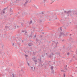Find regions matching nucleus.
I'll use <instances>...</instances> for the list:
<instances>
[{"label": "nucleus", "mask_w": 77, "mask_h": 77, "mask_svg": "<svg viewBox=\"0 0 77 77\" xmlns=\"http://www.w3.org/2000/svg\"><path fill=\"white\" fill-rule=\"evenodd\" d=\"M34 37L35 38L36 37V35H34Z\"/></svg>", "instance_id": "e433bc0d"}, {"label": "nucleus", "mask_w": 77, "mask_h": 77, "mask_svg": "<svg viewBox=\"0 0 77 77\" xmlns=\"http://www.w3.org/2000/svg\"><path fill=\"white\" fill-rule=\"evenodd\" d=\"M21 71H23V69H21Z\"/></svg>", "instance_id": "7c9ffc66"}, {"label": "nucleus", "mask_w": 77, "mask_h": 77, "mask_svg": "<svg viewBox=\"0 0 77 77\" xmlns=\"http://www.w3.org/2000/svg\"><path fill=\"white\" fill-rule=\"evenodd\" d=\"M12 45H13V46H14V43H13L12 44Z\"/></svg>", "instance_id": "473e14b6"}, {"label": "nucleus", "mask_w": 77, "mask_h": 77, "mask_svg": "<svg viewBox=\"0 0 77 77\" xmlns=\"http://www.w3.org/2000/svg\"><path fill=\"white\" fill-rule=\"evenodd\" d=\"M32 45H33V44H32V43H29L28 44L29 46H32Z\"/></svg>", "instance_id": "1a4fd4ad"}, {"label": "nucleus", "mask_w": 77, "mask_h": 77, "mask_svg": "<svg viewBox=\"0 0 77 77\" xmlns=\"http://www.w3.org/2000/svg\"><path fill=\"white\" fill-rule=\"evenodd\" d=\"M5 9H6V8H5L3 9V11H4V10H5Z\"/></svg>", "instance_id": "bb28decb"}, {"label": "nucleus", "mask_w": 77, "mask_h": 77, "mask_svg": "<svg viewBox=\"0 0 77 77\" xmlns=\"http://www.w3.org/2000/svg\"><path fill=\"white\" fill-rule=\"evenodd\" d=\"M54 64H55V62H54Z\"/></svg>", "instance_id": "37998d69"}, {"label": "nucleus", "mask_w": 77, "mask_h": 77, "mask_svg": "<svg viewBox=\"0 0 77 77\" xmlns=\"http://www.w3.org/2000/svg\"><path fill=\"white\" fill-rule=\"evenodd\" d=\"M30 2H32V1L30 0Z\"/></svg>", "instance_id": "4d7b16f0"}, {"label": "nucleus", "mask_w": 77, "mask_h": 77, "mask_svg": "<svg viewBox=\"0 0 77 77\" xmlns=\"http://www.w3.org/2000/svg\"><path fill=\"white\" fill-rule=\"evenodd\" d=\"M63 41H64V40H63L62 42H63Z\"/></svg>", "instance_id": "ea45409f"}, {"label": "nucleus", "mask_w": 77, "mask_h": 77, "mask_svg": "<svg viewBox=\"0 0 77 77\" xmlns=\"http://www.w3.org/2000/svg\"><path fill=\"white\" fill-rule=\"evenodd\" d=\"M58 43H59V42H57L56 44H58Z\"/></svg>", "instance_id": "58836bf2"}, {"label": "nucleus", "mask_w": 77, "mask_h": 77, "mask_svg": "<svg viewBox=\"0 0 77 77\" xmlns=\"http://www.w3.org/2000/svg\"><path fill=\"white\" fill-rule=\"evenodd\" d=\"M54 67L53 66H51V70L52 71V73H53L54 72V70H53Z\"/></svg>", "instance_id": "f03ea898"}, {"label": "nucleus", "mask_w": 77, "mask_h": 77, "mask_svg": "<svg viewBox=\"0 0 77 77\" xmlns=\"http://www.w3.org/2000/svg\"><path fill=\"white\" fill-rule=\"evenodd\" d=\"M21 76H22V75H21Z\"/></svg>", "instance_id": "e2e57ef3"}, {"label": "nucleus", "mask_w": 77, "mask_h": 77, "mask_svg": "<svg viewBox=\"0 0 77 77\" xmlns=\"http://www.w3.org/2000/svg\"><path fill=\"white\" fill-rule=\"evenodd\" d=\"M31 37V36H29V38H30Z\"/></svg>", "instance_id": "864d4df0"}, {"label": "nucleus", "mask_w": 77, "mask_h": 77, "mask_svg": "<svg viewBox=\"0 0 77 77\" xmlns=\"http://www.w3.org/2000/svg\"><path fill=\"white\" fill-rule=\"evenodd\" d=\"M38 66H40V67H42L43 66V65H42V64H41L40 63L39 65Z\"/></svg>", "instance_id": "39448f33"}, {"label": "nucleus", "mask_w": 77, "mask_h": 77, "mask_svg": "<svg viewBox=\"0 0 77 77\" xmlns=\"http://www.w3.org/2000/svg\"><path fill=\"white\" fill-rule=\"evenodd\" d=\"M27 64H28V65H29V63L28 62H27Z\"/></svg>", "instance_id": "c756f323"}, {"label": "nucleus", "mask_w": 77, "mask_h": 77, "mask_svg": "<svg viewBox=\"0 0 77 77\" xmlns=\"http://www.w3.org/2000/svg\"><path fill=\"white\" fill-rule=\"evenodd\" d=\"M14 27L15 28V29H16V26H14Z\"/></svg>", "instance_id": "c85d7f7f"}, {"label": "nucleus", "mask_w": 77, "mask_h": 77, "mask_svg": "<svg viewBox=\"0 0 77 77\" xmlns=\"http://www.w3.org/2000/svg\"><path fill=\"white\" fill-rule=\"evenodd\" d=\"M21 25H22V26H23V23H21Z\"/></svg>", "instance_id": "b1692460"}, {"label": "nucleus", "mask_w": 77, "mask_h": 77, "mask_svg": "<svg viewBox=\"0 0 77 77\" xmlns=\"http://www.w3.org/2000/svg\"><path fill=\"white\" fill-rule=\"evenodd\" d=\"M35 54H36V53L35 52H33V56H35Z\"/></svg>", "instance_id": "dca6fc26"}, {"label": "nucleus", "mask_w": 77, "mask_h": 77, "mask_svg": "<svg viewBox=\"0 0 77 77\" xmlns=\"http://www.w3.org/2000/svg\"><path fill=\"white\" fill-rule=\"evenodd\" d=\"M49 62H50V61H49Z\"/></svg>", "instance_id": "338daca9"}, {"label": "nucleus", "mask_w": 77, "mask_h": 77, "mask_svg": "<svg viewBox=\"0 0 77 77\" xmlns=\"http://www.w3.org/2000/svg\"><path fill=\"white\" fill-rule=\"evenodd\" d=\"M36 41H37V42H38V41H39V40L38 38L36 39Z\"/></svg>", "instance_id": "aec40b11"}, {"label": "nucleus", "mask_w": 77, "mask_h": 77, "mask_svg": "<svg viewBox=\"0 0 77 77\" xmlns=\"http://www.w3.org/2000/svg\"><path fill=\"white\" fill-rule=\"evenodd\" d=\"M42 15H43V14H44V13L43 12H42Z\"/></svg>", "instance_id": "72a5a7b5"}, {"label": "nucleus", "mask_w": 77, "mask_h": 77, "mask_svg": "<svg viewBox=\"0 0 77 77\" xmlns=\"http://www.w3.org/2000/svg\"><path fill=\"white\" fill-rule=\"evenodd\" d=\"M26 35H27V36H28V35H27V34H26Z\"/></svg>", "instance_id": "8fccbe9b"}, {"label": "nucleus", "mask_w": 77, "mask_h": 77, "mask_svg": "<svg viewBox=\"0 0 77 77\" xmlns=\"http://www.w3.org/2000/svg\"><path fill=\"white\" fill-rule=\"evenodd\" d=\"M72 57L73 58H74V56H73Z\"/></svg>", "instance_id": "a19ab883"}, {"label": "nucleus", "mask_w": 77, "mask_h": 77, "mask_svg": "<svg viewBox=\"0 0 77 77\" xmlns=\"http://www.w3.org/2000/svg\"><path fill=\"white\" fill-rule=\"evenodd\" d=\"M64 14H67L68 16L70 15V16H72V15H77V10H75V11L69 10L68 11H64ZM69 14H70L69 15Z\"/></svg>", "instance_id": "f257e3e1"}, {"label": "nucleus", "mask_w": 77, "mask_h": 77, "mask_svg": "<svg viewBox=\"0 0 77 77\" xmlns=\"http://www.w3.org/2000/svg\"><path fill=\"white\" fill-rule=\"evenodd\" d=\"M44 3H48V1H47V0H44Z\"/></svg>", "instance_id": "9b49d317"}, {"label": "nucleus", "mask_w": 77, "mask_h": 77, "mask_svg": "<svg viewBox=\"0 0 77 77\" xmlns=\"http://www.w3.org/2000/svg\"><path fill=\"white\" fill-rule=\"evenodd\" d=\"M18 44L20 45V42L18 43Z\"/></svg>", "instance_id": "49530a36"}, {"label": "nucleus", "mask_w": 77, "mask_h": 77, "mask_svg": "<svg viewBox=\"0 0 77 77\" xmlns=\"http://www.w3.org/2000/svg\"><path fill=\"white\" fill-rule=\"evenodd\" d=\"M27 32H25V34H26V33H27Z\"/></svg>", "instance_id": "c9c22d12"}, {"label": "nucleus", "mask_w": 77, "mask_h": 77, "mask_svg": "<svg viewBox=\"0 0 77 77\" xmlns=\"http://www.w3.org/2000/svg\"><path fill=\"white\" fill-rule=\"evenodd\" d=\"M13 76L12 77H15V75H14V73L12 74Z\"/></svg>", "instance_id": "a211bd4d"}, {"label": "nucleus", "mask_w": 77, "mask_h": 77, "mask_svg": "<svg viewBox=\"0 0 77 77\" xmlns=\"http://www.w3.org/2000/svg\"><path fill=\"white\" fill-rule=\"evenodd\" d=\"M35 64H37V63H36V62H35Z\"/></svg>", "instance_id": "09e8293b"}, {"label": "nucleus", "mask_w": 77, "mask_h": 77, "mask_svg": "<svg viewBox=\"0 0 77 77\" xmlns=\"http://www.w3.org/2000/svg\"><path fill=\"white\" fill-rule=\"evenodd\" d=\"M17 28H18V27H19V26H17Z\"/></svg>", "instance_id": "f704fd0d"}, {"label": "nucleus", "mask_w": 77, "mask_h": 77, "mask_svg": "<svg viewBox=\"0 0 77 77\" xmlns=\"http://www.w3.org/2000/svg\"><path fill=\"white\" fill-rule=\"evenodd\" d=\"M53 42H54V41H53Z\"/></svg>", "instance_id": "bf43d9fd"}, {"label": "nucleus", "mask_w": 77, "mask_h": 77, "mask_svg": "<svg viewBox=\"0 0 77 77\" xmlns=\"http://www.w3.org/2000/svg\"><path fill=\"white\" fill-rule=\"evenodd\" d=\"M40 18H43L44 17V15L43 14H41L39 15Z\"/></svg>", "instance_id": "0eeeda50"}, {"label": "nucleus", "mask_w": 77, "mask_h": 77, "mask_svg": "<svg viewBox=\"0 0 77 77\" xmlns=\"http://www.w3.org/2000/svg\"><path fill=\"white\" fill-rule=\"evenodd\" d=\"M34 69H35V67H34Z\"/></svg>", "instance_id": "5fc2aeb1"}, {"label": "nucleus", "mask_w": 77, "mask_h": 77, "mask_svg": "<svg viewBox=\"0 0 77 77\" xmlns=\"http://www.w3.org/2000/svg\"><path fill=\"white\" fill-rule=\"evenodd\" d=\"M63 70H61V71H63Z\"/></svg>", "instance_id": "052dcab7"}, {"label": "nucleus", "mask_w": 77, "mask_h": 77, "mask_svg": "<svg viewBox=\"0 0 77 77\" xmlns=\"http://www.w3.org/2000/svg\"><path fill=\"white\" fill-rule=\"evenodd\" d=\"M40 36H41V37H42V35H41Z\"/></svg>", "instance_id": "79ce46f5"}, {"label": "nucleus", "mask_w": 77, "mask_h": 77, "mask_svg": "<svg viewBox=\"0 0 77 77\" xmlns=\"http://www.w3.org/2000/svg\"><path fill=\"white\" fill-rule=\"evenodd\" d=\"M56 0H51V2H52L51 3V4H52V3L53 2H54V1H55Z\"/></svg>", "instance_id": "2eb2a0df"}, {"label": "nucleus", "mask_w": 77, "mask_h": 77, "mask_svg": "<svg viewBox=\"0 0 77 77\" xmlns=\"http://www.w3.org/2000/svg\"><path fill=\"white\" fill-rule=\"evenodd\" d=\"M60 15L61 17H64L65 14L63 13V12H61V13L60 14Z\"/></svg>", "instance_id": "7ed1b4c3"}, {"label": "nucleus", "mask_w": 77, "mask_h": 77, "mask_svg": "<svg viewBox=\"0 0 77 77\" xmlns=\"http://www.w3.org/2000/svg\"><path fill=\"white\" fill-rule=\"evenodd\" d=\"M22 32H26L25 31H24V30H22Z\"/></svg>", "instance_id": "cd10ccee"}, {"label": "nucleus", "mask_w": 77, "mask_h": 77, "mask_svg": "<svg viewBox=\"0 0 77 77\" xmlns=\"http://www.w3.org/2000/svg\"><path fill=\"white\" fill-rule=\"evenodd\" d=\"M21 76H22V75H21Z\"/></svg>", "instance_id": "0e129e2a"}, {"label": "nucleus", "mask_w": 77, "mask_h": 77, "mask_svg": "<svg viewBox=\"0 0 77 77\" xmlns=\"http://www.w3.org/2000/svg\"><path fill=\"white\" fill-rule=\"evenodd\" d=\"M31 69H33V67H31Z\"/></svg>", "instance_id": "de8ad7c7"}, {"label": "nucleus", "mask_w": 77, "mask_h": 77, "mask_svg": "<svg viewBox=\"0 0 77 77\" xmlns=\"http://www.w3.org/2000/svg\"><path fill=\"white\" fill-rule=\"evenodd\" d=\"M60 30H61V31H62V28H61V27L60 28Z\"/></svg>", "instance_id": "393cba45"}, {"label": "nucleus", "mask_w": 77, "mask_h": 77, "mask_svg": "<svg viewBox=\"0 0 77 77\" xmlns=\"http://www.w3.org/2000/svg\"><path fill=\"white\" fill-rule=\"evenodd\" d=\"M51 56H52L51 55H50L48 56V57L50 58V59H51Z\"/></svg>", "instance_id": "f8f14e48"}, {"label": "nucleus", "mask_w": 77, "mask_h": 77, "mask_svg": "<svg viewBox=\"0 0 77 77\" xmlns=\"http://www.w3.org/2000/svg\"><path fill=\"white\" fill-rule=\"evenodd\" d=\"M35 58H34V59L33 60V61H34V62H38V61L37 60H35Z\"/></svg>", "instance_id": "6e6552de"}, {"label": "nucleus", "mask_w": 77, "mask_h": 77, "mask_svg": "<svg viewBox=\"0 0 77 77\" xmlns=\"http://www.w3.org/2000/svg\"><path fill=\"white\" fill-rule=\"evenodd\" d=\"M71 35H72V34H70V36H71Z\"/></svg>", "instance_id": "3c124183"}, {"label": "nucleus", "mask_w": 77, "mask_h": 77, "mask_svg": "<svg viewBox=\"0 0 77 77\" xmlns=\"http://www.w3.org/2000/svg\"><path fill=\"white\" fill-rule=\"evenodd\" d=\"M75 60H77V59H75Z\"/></svg>", "instance_id": "603ef678"}, {"label": "nucleus", "mask_w": 77, "mask_h": 77, "mask_svg": "<svg viewBox=\"0 0 77 77\" xmlns=\"http://www.w3.org/2000/svg\"><path fill=\"white\" fill-rule=\"evenodd\" d=\"M52 55H54V53H52Z\"/></svg>", "instance_id": "5701e85b"}, {"label": "nucleus", "mask_w": 77, "mask_h": 77, "mask_svg": "<svg viewBox=\"0 0 77 77\" xmlns=\"http://www.w3.org/2000/svg\"><path fill=\"white\" fill-rule=\"evenodd\" d=\"M27 2H25V4H24V5L25 6V5H26V4H27Z\"/></svg>", "instance_id": "412c9836"}, {"label": "nucleus", "mask_w": 77, "mask_h": 77, "mask_svg": "<svg viewBox=\"0 0 77 77\" xmlns=\"http://www.w3.org/2000/svg\"><path fill=\"white\" fill-rule=\"evenodd\" d=\"M57 17H56V19H57Z\"/></svg>", "instance_id": "13d9d810"}, {"label": "nucleus", "mask_w": 77, "mask_h": 77, "mask_svg": "<svg viewBox=\"0 0 77 77\" xmlns=\"http://www.w3.org/2000/svg\"><path fill=\"white\" fill-rule=\"evenodd\" d=\"M5 11H2V12H1V14H3H3H5Z\"/></svg>", "instance_id": "f3484780"}, {"label": "nucleus", "mask_w": 77, "mask_h": 77, "mask_svg": "<svg viewBox=\"0 0 77 77\" xmlns=\"http://www.w3.org/2000/svg\"><path fill=\"white\" fill-rule=\"evenodd\" d=\"M42 22V21L41 20L40 21V23H41Z\"/></svg>", "instance_id": "a18cd8bd"}, {"label": "nucleus", "mask_w": 77, "mask_h": 77, "mask_svg": "<svg viewBox=\"0 0 77 77\" xmlns=\"http://www.w3.org/2000/svg\"><path fill=\"white\" fill-rule=\"evenodd\" d=\"M58 11H59V10Z\"/></svg>", "instance_id": "69168bd1"}, {"label": "nucleus", "mask_w": 77, "mask_h": 77, "mask_svg": "<svg viewBox=\"0 0 77 77\" xmlns=\"http://www.w3.org/2000/svg\"><path fill=\"white\" fill-rule=\"evenodd\" d=\"M69 53H68L67 54V55L68 56H69Z\"/></svg>", "instance_id": "a878e982"}, {"label": "nucleus", "mask_w": 77, "mask_h": 77, "mask_svg": "<svg viewBox=\"0 0 77 77\" xmlns=\"http://www.w3.org/2000/svg\"><path fill=\"white\" fill-rule=\"evenodd\" d=\"M26 56H27L26 55Z\"/></svg>", "instance_id": "680f3d73"}, {"label": "nucleus", "mask_w": 77, "mask_h": 77, "mask_svg": "<svg viewBox=\"0 0 77 77\" xmlns=\"http://www.w3.org/2000/svg\"><path fill=\"white\" fill-rule=\"evenodd\" d=\"M63 35V32H60V36H62V35Z\"/></svg>", "instance_id": "9d476101"}, {"label": "nucleus", "mask_w": 77, "mask_h": 77, "mask_svg": "<svg viewBox=\"0 0 77 77\" xmlns=\"http://www.w3.org/2000/svg\"><path fill=\"white\" fill-rule=\"evenodd\" d=\"M5 28L6 29H9V30H10V29H11V26H5Z\"/></svg>", "instance_id": "20e7f679"}, {"label": "nucleus", "mask_w": 77, "mask_h": 77, "mask_svg": "<svg viewBox=\"0 0 77 77\" xmlns=\"http://www.w3.org/2000/svg\"><path fill=\"white\" fill-rule=\"evenodd\" d=\"M31 23H32V20H31L29 23V24H31Z\"/></svg>", "instance_id": "6ab92c4d"}, {"label": "nucleus", "mask_w": 77, "mask_h": 77, "mask_svg": "<svg viewBox=\"0 0 77 77\" xmlns=\"http://www.w3.org/2000/svg\"><path fill=\"white\" fill-rule=\"evenodd\" d=\"M64 67H65L66 70H67V65H66L65 66H64Z\"/></svg>", "instance_id": "4468645a"}, {"label": "nucleus", "mask_w": 77, "mask_h": 77, "mask_svg": "<svg viewBox=\"0 0 77 77\" xmlns=\"http://www.w3.org/2000/svg\"><path fill=\"white\" fill-rule=\"evenodd\" d=\"M26 2H29V0H26Z\"/></svg>", "instance_id": "2f4dec72"}, {"label": "nucleus", "mask_w": 77, "mask_h": 77, "mask_svg": "<svg viewBox=\"0 0 77 77\" xmlns=\"http://www.w3.org/2000/svg\"><path fill=\"white\" fill-rule=\"evenodd\" d=\"M58 56H59V57H60V54H58Z\"/></svg>", "instance_id": "4be33fe9"}, {"label": "nucleus", "mask_w": 77, "mask_h": 77, "mask_svg": "<svg viewBox=\"0 0 77 77\" xmlns=\"http://www.w3.org/2000/svg\"><path fill=\"white\" fill-rule=\"evenodd\" d=\"M46 54H47V53H46Z\"/></svg>", "instance_id": "6e6d98bb"}, {"label": "nucleus", "mask_w": 77, "mask_h": 77, "mask_svg": "<svg viewBox=\"0 0 77 77\" xmlns=\"http://www.w3.org/2000/svg\"><path fill=\"white\" fill-rule=\"evenodd\" d=\"M64 77H65V74L64 75Z\"/></svg>", "instance_id": "4c0bfd02"}, {"label": "nucleus", "mask_w": 77, "mask_h": 77, "mask_svg": "<svg viewBox=\"0 0 77 77\" xmlns=\"http://www.w3.org/2000/svg\"><path fill=\"white\" fill-rule=\"evenodd\" d=\"M68 32L66 33V35H67L68 34Z\"/></svg>", "instance_id": "c03bdc74"}, {"label": "nucleus", "mask_w": 77, "mask_h": 77, "mask_svg": "<svg viewBox=\"0 0 77 77\" xmlns=\"http://www.w3.org/2000/svg\"><path fill=\"white\" fill-rule=\"evenodd\" d=\"M40 59H39L38 58V60L40 62V63H42L41 62V57H40Z\"/></svg>", "instance_id": "423d86ee"}, {"label": "nucleus", "mask_w": 77, "mask_h": 77, "mask_svg": "<svg viewBox=\"0 0 77 77\" xmlns=\"http://www.w3.org/2000/svg\"><path fill=\"white\" fill-rule=\"evenodd\" d=\"M45 54H43L42 55V57H44L45 56Z\"/></svg>", "instance_id": "ddd939ff"}]
</instances>
